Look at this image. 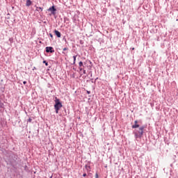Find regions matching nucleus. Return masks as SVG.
Instances as JSON below:
<instances>
[{
	"instance_id": "obj_16",
	"label": "nucleus",
	"mask_w": 178,
	"mask_h": 178,
	"mask_svg": "<svg viewBox=\"0 0 178 178\" xmlns=\"http://www.w3.org/2000/svg\"><path fill=\"white\" fill-rule=\"evenodd\" d=\"M95 178H99L98 173L95 174Z\"/></svg>"
},
{
	"instance_id": "obj_9",
	"label": "nucleus",
	"mask_w": 178,
	"mask_h": 178,
	"mask_svg": "<svg viewBox=\"0 0 178 178\" xmlns=\"http://www.w3.org/2000/svg\"><path fill=\"white\" fill-rule=\"evenodd\" d=\"M79 67H83V66H84L81 61L79 62Z\"/></svg>"
},
{
	"instance_id": "obj_22",
	"label": "nucleus",
	"mask_w": 178,
	"mask_h": 178,
	"mask_svg": "<svg viewBox=\"0 0 178 178\" xmlns=\"http://www.w3.org/2000/svg\"><path fill=\"white\" fill-rule=\"evenodd\" d=\"M88 94H90V91H87Z\"/></svg>"
},
{
	"instance_id": "obj_15",
	"label": "nucleus",
	"mask_w": 178,
	"mask_h": 178,
	"mask_svg": "<svg viewBox=\"0 0 178 178\" xmlns=\"http://www.w3.org/2000/svg\"><path fill=\"white\" fill-rule=\"evenodd\" d=\"M134 123H135V124H138V121L135 120Z\"/></svg>"
},
{
	"instance_id": "obj_2",
	"label": "nucleus",
	"mask_w": 178,
	"mask_h": 178,
	"mask_svg": "<svg viewBox=\"0 0 178 178\" xmlns=\"http://www.w3.org/2000/svg\"><path fill=\"white\" fill-rule=\"evenodd\" d=\"M55 105H54V108L56 110V113H59V109H60V108H62V103L60 102V101L59 100V99H58V97H56L55 99Z\"/></svg>"
},
{
	"instance_id": "obj_3",
	"label": "nucleus",
	"mask_w": 178,
	"mask_h": 178,
	"mask_svg": "<svg viewBox=\"0 0 178 178\" xmlns=\"http://www.w3.org/2000/svg\"><path fill=\"white\" fill-rule=\"evenodd\" d=\"M46 52L47 53L50 52L51 54H54V52H55V50H54V47H47Z\"/></svg>"
},
{
	"instance_id": "obj_6",
	"label": "nucleus",
	"mask_w": 178,
	"mask_h": 178,
	"mask_svg": "<svg viewBox=\"0 0 178 178\" xmlns=\"http://www.w3.org/2000/svg\"><path fill=\"white\" fill-rule=\"evenodd\" d=\"M54 33H55V34H56V35L58 38H60V32H59L58 31H56V30H55L54 31Z\"/></svg>"
},
{
	"instance_id": "obj_21",
	"label": "nucleus",
	"mask_w": 178,
	"mask_h": 178,
	"mask_svg": "<svg viewBox=\"0 0 178 178\" xmlns=\"http://www.w3.org/2000/svg\"><path fill=\"white\" fill-rule=\"evenodd\" d=\"M50 37L52 38L54 36L50 33Z\"/></svg>"
},
{
	"instance_id": "obj_5",
	"label": "nucleus",
	"mask_w": 178,
	"mask_h": 178,
	"mask_svg": "<svg viewBox=\"0 0 178 178\" xmlns=\"http://www.w3.org/2000/svg\"><path fill=\"white\" fill-rule=\"evenodd\" d=\"M35 8H35L36 12H42V10H43V9H44V8H41V7H38V6H35Z\"/></svg>"
},
{
	"instance_id": "obj_12",
	"label": "nucleus",
	"mask_w": 178,
	"mask_h": 178,
	"mask_svg": "<svg viewBox=\"0 0 178 178\" xmlns=\"http://www.w3.org/2000/svg\"><path fill=\"white\" fill-rule=\"evenodd\" d=\"M32 120H33L31 118H29L28 122H29V123H31Z\"/></svg>"
},
{
	"instance_id": "obj_20",
	"label": "nucleus",
	"mask_w": 178,
	"mask_h": 178,
	"mask_svg": "<svg viewBox=\"0 0 178 178\" xmlns=\"http://www.w3.org/2000/svg\"><path fill=\"white\" fill-rule=\"evenodd\" d=\"M86 70H83V74H86Z\"/></svg>"
},
{
	"instance_id": "obj_1",
	"label": "nucleus",
	"mask_w": 178,
	"mask_h": 178,
	"mask_svg": "<svg viewBox=\"0 0 178 178\" xmlns=\"http://www.w3.org/2000/svg\"><path fill=\"white\" fill-rule=\"evenodd\" d=\"M145 129V127L143 126L140 127L138 130L134 132V134L136 137V138H141L143 137V135L144 134V129Z\"/></svg>"
},
{
	"instance_id": "obj_17",
	"label": "nucleus",
	"mask_w": 178,
	"mask_h": 178,
	"mask_svg": "<svg viewBox=\"0 0 178 178\" xmlns=\"http://www.w3.org/2000/svg\"><path fill=\"white\" fill-rule=\"evenodd\" d=\"M63 51H67V48L65 47L64 49H63Z\"/></svg>"
},
{
	"instance_id": "obj_18",
	"label": "nucleus",
	"mask_w": 178,
	"mask_h": 178,
	"mask_svg": "<svg viewBox=\"0 0 178 178\" xmlns=\"http://www.w3.org/2000/svg\"><path fill=\"white\" fill-rule=\"evenodd\" d=\"M23 84H27V81H24L23 82Z\"/></svg>"
},
{
	"instance_id": "obj_11",
	"label": "nucleus",
	"mask_w": 178,
	"mask_h": 178,
	"mask_svg": "<svg viewBox=\"0 0 178 178\" xmlns=\"http://www.w3.org/2000/svg\"><path fill=\"white\" fill-rule=\"evenodd\" d=\"M43 63H44L46 66H48V63H47V61L44 60Z\"/></svg>"
},
{
	"instance_id": "obj_23",
	"label": "nucleus",
	"mask_w": 178,
	"mask_h": 178,
	"mask_svg": "<svg viewBox=\"0 0 178 178\" xmlns=\"http://www.w3.org/2000/svg\"><path fill=\"white\" fill-rule=\"evenodd\" d=\"M132 50L134 51V47L132 48Z\"/></svg>"
},
{
	"instance_id": "obj_8",
	"label": "nucleus",
	"mask_w": 178,
	"mask_h": 178,
	"mask_svg": "<svg viewBox=\"0 0 178 178\" xmlns=\"http://www.w3.org/2000/svg\"><path fill=\"white\" fill-rule=\"evenodd\" d=\"M138 127H140V125L138 124H135L132 125V129H137Z\"/></svg>"
},
{
	"instance_id": "obj_19",
	"label": "nucleus",
	"mask_w": 178,
	"mask_h": 178,
	"mask_svg": "<svg viewBox=\"0 0 178 178\" xmlns=\"http://www.w3.org/2000/svg\"><path fill=\"white\" fill-rule=\"evenodd\" d=\"M83 177H86V176H87V174L84 173V174L83 175Z\"/></svg>"
},
{
	"instance_id": "obj_24",
	"label": "nucleus",
	"mask_w": 178,
	"mask_h": 178,
	"mask_svg": "<svg viewBox=\"0 0 178 178\" xmlns=\"http://www.w3.org/2000/svg\"><path fill=\"white\" fill-rule=\"evenodd\" d=\"M51 178H52V177H51Z\"/></svg>"
},
{
	"instance_id": "obj_4",
	"label": "nucleus",
	"mask_w": 178,
	"mask_h": 178,
	"mask_svg": "<svg viewBox=\"0 0 178 178\" xmlns=\"http://www.w3.org/2000/svg\"><path fill=\"white\" fill-rule=\"evenodd\" d=\"M48 10L49 12H51L52 15H55V12H56V8H55V6H53L50 7L48 9Z\"/></svg>"
},
{
	"instance_id": "obj_10",
	"label": "nucleus",
	"mask_w": 178,
	"mask_h": 178,
	"mask_svg": "<svg viewBox=\"0 0 178 178\" xmlns=\"http://www.w3.org/2000/svg\"><path fill=\"white\" fill-rule=\"evenodd\" d=\"M76 58H77V56H73L74 65V63H76Z\"/></svg>"
},
{
	"instance_id": "obj_13",
	"label": "nucleus",
	"mask_w": 178,
	"mask_h": 178,
	"mask_svg": "<svg viewBox=\"0 0 178 178\" xmlns=\"http://www.w3.org/2000/svg\"><path fill=\"white\" fill-rule=\"evenodd\" d=\"M85 168H86V169H87V170H88V169H90V166H88V165L85 166Z\"/></svg>"
},
{
	"instance_id": "obj_14",
	"label": "nucleus",
	"mask_w": 178,
	"mask_h": 178,
	"mask_svg": "<svg viewBox=\"0 0 178 178\" xmlns=\"http://www.w3.org/2000/svg\"><path fill=\"white\" fill-rule=\"evenodd\" d=\"M79 70L81 72L83 70V67H79Z\"/></svg>"
},
{
	"instance_id": "obj_7",
	"label": "nucleus",
	"mask_w": 178,
	"mask_h": 178,
	"mask_svg": "<svg viewBox=\"0 0 178 178\" xmlns=\"http://www.w3.org/2000/svg\"><path fill=\"white\" fill-rule=\"evenodd\" d=\"M31 3H33L31 2V0H26V6H31Z\"/></svg>"
}]
</instances>
